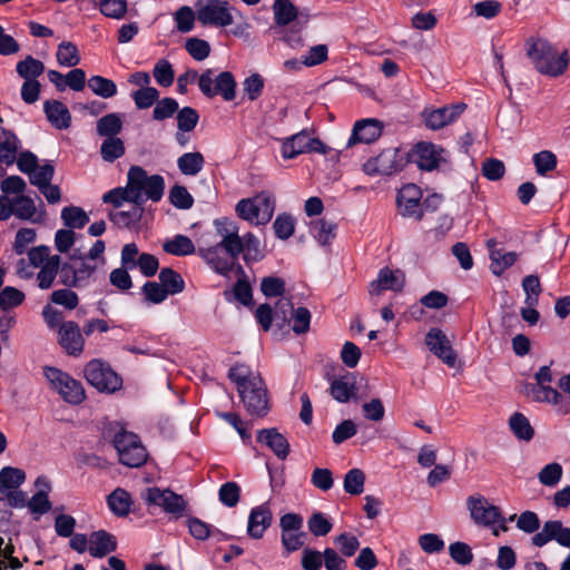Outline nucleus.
<instances>
[{
    "label": "nucleus",
    "mask_w": 570,
    "mask_h": 570,
    "mask_svg": "<svg viewBox=\"0 0 570 570\" xmlns=\"http://www.w3.org/2000/svg\"><path fill=\"white\" fill-rule=\"evenodd\" d=\"M228 377L236 384L237 392L247 412L250 415H266L268 396L261 375L252 372L244 364H237L229 370Z\"/></svg>",
    "instance_id": "f257e3e1"
},
{
    "label": "nucleus",
    "mask_w": 570,
    "mask_h": 570,
    "mask_svg": "<svg viewBox=\"0 0 570 570\" xmlns=\"http://www.w3.org/2000/svg\"><path fill=\"white\" fill-rule=\"evenodd\" d=\"M525 50L533 68L541 75L559 77L568 69V50H559L547 39L529 38L525 41Z\"/></svg>",
    "instance_id": "f03ea898"
},
{
    "label": "nucleus",
    "mask_w": 570,
    "mask_h": 570,
    "mask_svg": "<svg viewBox=\"0 0 570 570\" xmlns=\"http://www.w3.org/2000/svg\"><path fill=\"white\" fill-rule=\"evenodd\" d=\"M130 203L144 205L147 199L159 202L164 195L165 180L160 175L148 176L139 166H131L127 174Z\"/></svg>",
    "instance_id": "7ed1b4c3"
},
{
    "label": "nucleus",
    "mask_w": 570,
    "mask_h": 570,
    "mask_svg": "<svg viewBox=\"0 0 570 570\" xmlns=\"http://www.w3.org/2000/svg\"><path fill=\"white\" fill-rule=\"evenodd\" d=\"M238 217L254 225L267 224L275 212V198L268 191H262L253 198L240 199L235 208Z\"/></svg>",
    "instance_id": "20e7f679"
},
{
    "label": "nucleus",
    "mask_w": 570,
    "mask_h": 570,
    "mask_svg": "<svg viewBox=\"0 0 570 570\" xmlns=\"http://www.w3.org/2000/svg\"><path fill=\"white\" fill-rule=\"evenodd\" d=\"M198 88L207 98L222 96L224 100L232 101L236 97V81L229 71L216 73L214 69L205 70L199 76Z\"/></svg>",
    "instance_id": "39448f33"
},
{
    "label": "nucleus",
    "mask_w": 570,
    "mask_h": 570,
    "mask_svg": "<svg viewBox=\"0 0 570 570\" xmlns=\"http://www.w3.org/2000/svg\"><path fill=\"white\" fill-rule=\"evenodd\" d=\"M83 375L87 382L99 392L111 394L122 386V379L109 363L100 358L89 361L83 368Z\"/></svg>",
    "instance_id": "423d86ee"
},
{
    "label": "nucleus",
    "mask_w": 570,
    "mask_h": 570,
    "mask_svg": "<svg viewBox=\"0 0 570 570\" xmlns=\"http://www.w3.org/2000/svg\"><path fill=\"white\" fill-rule=\"evenodd\" d=\"M114 445L118 452L119 461L129 468H138L147 461V451L139 438L120 429L114 436Z\"/></svg>",
    "instance_id": "0eeeda50"
},
{
    "label": "nucleus",
    "mask_w": 570,
    "mask_h": 570,
    "mask_svg": "<svg viewBox=\"0 0 570 570\" xmlns=\"http://www.w3.org/2000/svg\"><path fill=\"white\" fill-rule=\"evenodd\" d=\"M43 374L50 386L57 391L66 402L79 404L85 400L82 384L72 379L68 373L57 367L46 366Z\"/></svg>",
    "instance_id": "6e6552de"
},
{
    "label": "nucleus",
    "mask_w": 570,
    "mask_h": 570,
    "mask_svg": "<svg viewBox=\"0 0 570 570\" xmlns=\"http://www.w3.org/2000/svg\"><path fill=\"white\" fill-rule=\"evenodd\" d=\"M197 20L203 26L227 27L233 23L232 8L224 0H197Z\"/></svg>",
    "instance_id": "1a4fd4ad"
},
{
    "label": "nucleus",
    "mask_w": 570,
    "mask_h": 570,
    "mask_svg": "<svg viewBox=\"0 0 570 570\" xmlns=\"http://www.w3.org/2000/svg\"><path fill=\"white\" fill-rule=\"evenodd\" d=\"M404 153L399 148H386L377 156L367 159L363 170L368 176L392 175L404 166Z\"/></svg>",
    "instance_id": "9d476101"
},
{
    "label": "nucleus",
    "mask_w": 570,
    "mask_h": 570,
    "mask_svg": "<svg viewBox=\"0 0 570 570\" xmlns=\"http://www.w3.org/2000/svg\"><path fill=\"white\" fill-rule=\"evenodd\" d=\"M142 499L148 504L160 507L175 518L181 517L186 508L184 498L168 489L148 488L142 492Z\"/></svg>",
    "instance_id": "9b49d317"
},
{
    "label": "nucleus",
    "mask_w": 570,
    "mask_h": 570,
    "mask_svg": "<svg viewBox=\"0 0 570 570\" xmlns=\"http://www.w3.org/2000/svg\"><path fill=\"white\" fill-rule=\"evenodd\" d=\"M282 156L285 159H293L305 153L325 154V145L317 138H312L306 131H301L288 138L282 144Z\"/></svg>",
    "instance_id": "f8f14e48"
},
{
    "label": "nucleus",
    "mask_w": 570,
    "mask_h": 570,
    "mask_svg": "<svg viewBox=\"0 0 570 570\" xmlns=\"http://www.w3.org/2000/svg\"><path fill=\"white\" fill-rule=\"evenodd\" d=\"M522 393L533 402H546L556 406L557 412L567 414L570 412V401L566 400L561 393L549 385L527 383Z\"/></svg>",
    "instance_id": "ddd939ff"
},
{
    "label": "nucleus",
    "mask_w": 570,
    "mask_h": 570,
    "mask_svg": "<svg viewBox=\"0 0 570 570\" xmlns=\"http://www.w3.org/2000/svg\"><path fill=\"white\" fill-rule=\"evenodd\" d=\"M470 517L474 523L483 527H492L501 520V511L491 504L483 495H470L466 499Z\"/></svg>",
    "instance_id": "4468645a"
},
{
    "label": "nucleus",
    "mask_w": 570,
    "mask_h": 570,
    "mask_svg": "<svg viewBox=\"0 0 570 570\" xmlns=\"http://www.w3.org/2000/svg\"><path fill=\"white\" fill-rule=\"evenodd\" d=\"M422 190L414 184L404 185L397 194V207L403 217L422 219Z\"/></svg>",
    "instance_id": "2eb2a0df"
},
{
    "label": "nucleus",
    "mask_w": 570,
    "mask_h": 570,
    "mask_svg": "<svg viewBox=\"0 0 570 570\" xmlns=\"http://www.w3.org/2000/svg\"><path fill=\"white\" fill-rule=\"evenodd\" d=\"M405 285V275L400 269L384 267L380 269L377 277L371 282L368 293L371 296H380L384 291L401 292Z\"/></svg>",
    "instance_id": "dca6fc26"
},
{
    "label": "nucleus",
    "mask_w": 570,
    "mask_h": 570,
    "mask_svg": "<svg viewBox=\"0 0 570 570\" xmlns=\"http://www.w3.org/2000/svg\"><path fill=\"white\" fill-rule=\"evenodd\" d=\"M531 540L533 546L540 548L552 540L562 547L570 548V528L563 527L559 520H550L544 522L541 531L537 532Z\"/></svg>",
    "instance_id": "f3484780"
},
{
    "label": "nucleus",
    "mask_w": 570,
    "mask_h": 570,
    "mask_svg": "<svg viewBox=\"0 0 570 570\" xmlns=\"http://www.w3.org/2000/svg\"><path fill=\"white\" fill-rule=\"evenodd\" d=\"M58 342L68 355L79 356L83 352L85 338L79 325L73 321H67L60 325Z\"/></svg>",
    "instance_id": "a211bd4d"
},
{
    "label": "nucleus",
    "mask_w": 570,
    "mask_h": 570,
    "mask_svg": "<svg viewBox=\"0 0 570 570\" xmlns=\"http://www.w3.org/2000/svg\"><path fill=\"white\" fill-rule=\"evenodd\" d=\"M464 109L465 105L463 104L425 109L423 111V118L428 128L438 130L455 121Z\"/></svg>",
    "instance_id": "6ab92c4d"
},
{
    "label": "nucleus",
    "mask_w": 570,
    "mask_h": 570,
    "mask_svg": "<svg viewBox=\"0 0 570 570\" xmlns=\"http://www.w3.org/2000/svg\"><path fill=\"white\" fill-rule=\"evenodd\" d=\"M429 350L448 366L455 365L456 355L446 335L440 328H431L425 336Z\"/></svg>",
    "instance_id": "aec40b11"
},
{
    "label": "nucleus",
    "mask_w": 570,
    "mask_h": 570,
    "mask_svg": "<svg viewBox=\"0 0 570 570\" xmlns=\"http://www.w3.org/2000/svg\"><path fill=\"white\" fill-rule=\"evenodd\" d=\"M444 149L432 142H419L412 153L413 161L423 170H433L439 167L443 157Z\"/></svg>",
    "instance_id": "412c9836"
},
{
    "label": "nucleus",
    "mask_w": 570,
    "mask_h": 570,
    "mask_svg": "<svg viewBox=\"0 0 570 570\" xmlns=\"http://www.w3.org/2000/svg\"><path fill=\"white\" fill-rule=\"evenodd\" d=\"M197 253L216 273L222 275H227L237 261V258L229 256L224 249L215 245L208 248H199Z\"/></svg>",
    "instance_id": "4be33fe9"
},
{
    "label": "nucleus",
    "mask_w": 570,
    "mask_h": 570,
    "mask_svg": "<svg viewBox=\"0 0 570 570\" xmlns=\"http://www.w3.org/2000/svg\"><path fill=\"white\" fill-rule=\"evenodd\" d=\"M382 124L376 119H362L355 122L353 132L348 139L347 146L355 142L371 144L382 135Z\"/></svg>",
    "instance_id": "5701e85b"
},
{
    "label": "nucleus",
    "mask_w": 570,
    "mask_h": 570,
    "mask_svg": "<svg viewBox=\"0 0 570 570\" xmlns=\"http://www.w3.org/2000/svg\"><path fill=\"white\" fill-rule=\"evenodd\" d=\"M272 521L273 513L268 503L253 508L248 517V534L254 539H261L266 529L272 524Z\"/></svg>",
    "instance_id": "b1692460"
},
{
    "label": "nucleus",
    "mask_w": 570,
    "mask_h": 570,
    "mask_svg": "<svg viewBox=\"0 0 570 570\" xmlns=\"http://www.w3.org/2000/svg\"><path fill=\"white\" fill-rule=\"evenodd\" d=\"M257 442L265 444L279 459L285 460L289 453L287 439L275 428L263 429L257 432Z\"/></svg>",
    "instance_id": "393cba45"
},
{
    "label": "nucleus",
    "mask_w": 570,
    "mask_h": 570,
    "mask_svg": "<svg viewBox=\"0 0 570 570\" xmlns=\"http://www.w3.org/2000/svg\"><path fill=\"white\" fill-rule=\"evenodd\" d=\"M273 9L275 22L279 26L294 22L293 27L302 29L307 22V17L299 16L294 4L288 0H276Z\"/></svg>",
    "instance_id": "a878e982"
},
{
    "label": "nucleus",
    "mask_w": 570,
    "mask_h": 570,
    "mask_svg": "<svg viewBox=\"0 0 570 570\" xmlns=\"http://www.w3.org/2000/svg\"><path fill=\"white\" fill-rule=\"evenodd\" d=\"M117 549L116 538L105 530H98L89 537V553L95 558H102Z\"/></svg>",
    "instance_id": "bb28decb"
},
{
    "label": "nucleus",
    "mask_w": 570,
    "mask_h": 570,
    "mask_svg": "<svg viewBox=\"0 0 570 570\" xmlns=\"http://www.w3.org/2000/svg\"><path fill=\"white\" fill-rule=\"evenodd\" d=\"M43 110L48 121L57 129H67L71 124V115L68 108L58 100H47Z\"/></svg>",
    "instance_id": "cd10ccee"
},
{
    "label": "nucleus",
    "mask_w": 570,
    "mask_h": 570,
    "mask_svg": "<svg viewBox=\"0 0 570 570\" xmlns=\"http://www.w3.org/2000/svg\"><path fill=\"white\" fill-rule=\"evenodd\" d=\"M356 381L355 376L347 373L338 379H334L331 383L330 392L334 400L340 403H346L355 394Z\"/></svg>",
    "instance_id": "c85d7f7f"
},
{
    "label": "nucleus",
    "mask_w": 570,
    "mask_h": 570,
    "mask_svg": "<svg viewBox=\"0 0 570 570\" xmlns=\"http://www.w3.org/2000/svg\"><path fill=\"white\" fill-rule=\"evenodd\" d=\"M70 261L75 264V275L79 287L87 286L98 268V263H91L76 252L70 256Z\"/></svg>",
    "instance_id": "c756f323"
},
{
    "label": "nucleus",
    "mask_w": 570,
    "mask_h": 570,
    "mask_svg": "<svg viewBox=\"0 0 570 570\" xmlns=\"http://www.w3.org/2000/svg\"><path fill=\"white\" fill-rule=\"evenodd\" d=\"M205 166V158L199 151L185 153L177 159V167L183 175L196 176Z\"/></svg>",
    "instance_id": "7c9ffc66"
},
{
    "label": "nucleus",
    "mask_w": 570,
    "mask_h": 570,
    "mask_svg": "<svg viewBox=\"0 0 570 570\" xmlns=\"http://www.w3.org/2000/svg\"><path fill=\"white\" fill-rule=\"evenodd\" d=\"M107 503L114 514L126 517L130 512L132 500L126 490L117 488L108 495Z\"/></svg>",
    "instance_id": "2f4dec72"
},
{
    "label": "nucleus",
    "mask_w": 570,
    "mask_h": 570,
    "mask_svg": "<svg viewBox=\"0 0 570 570\" xmlns=\"http://www.w3.org/2000/svg\"><path fill=\"white\" fill-rule=\"evenodd\" d=\"M17 137L12 132L0 128V161L7 165L13 164L17 158Z\"/></svg>",
    "instance_id": "473e14b6"
},
{
    "label": "nucleus",
    "mask_w": 570,
    "mask_h": 570,
    "mask_svg": "<svg viewBox=\"0 0 570 570\" xmlns=\"http://www.w3.org/2000/svg\"><path fill=\"white\" fill-rule=\"evenodd\" d=\"M97 134L101 137H117L122 130V120L116 112L108 114L98 119L96 124Z\"/></svg>",
    "instance_id": "72a5a7b5"
},
{
    "label": "nucleus",
    "mask_w": 570,
    "mask_h": 570,
    "mask_svg": "<svg viewBox=\"0 0 570 570\" xmlns=\"http://www.w3.org/2000/svg\"><path fill=\"white\" fill-rule=\"evenodd\" d=\"M61 219L67 228L73 230L85 227L89 216L81 207L67 206L61 210Z\"/></svg>",
    "instance_id": "f704fd0d"
},
{
    "label": "nucleus",
    "mask_w": 570,
    "mask_h": 570,
    "mask_svg": "<svg viewBox=\"0 0 570 570\" xmlns=\"http://www.w3.org/2000/svg\"><path fill=\"white\" fill-rule=\"evenodd\" d=\"M163 248L166 253L175 256L190 255L196 250L191 239L185 235H176L174 238L166 240Z\"/></svg>",
    "instance_id": "c9c22d12"
},
{
    "label": "nucleus",
    "mask_w": 570,
    "mask_h": 570,
    "mask_svg": "<svg viewBox=\"0 0 570 570\" xmlns=\"http://www.w3.org/2000/svg\"><path fill=\"white\" fill-rule=\"evenodd\" d=\"M60 266V256L52 255L51 259L46 265L39 267L40 271L37 274L38 286L41 289H48L53 285V282L58 275Z\"/></svg>",
    "instance_id": "e433bc0d"
},
{
    "label": "nucleus",
    "mask_w": 570,
    "mask_h": 570,
    "mask_svg": "<svg viewBox=\"0 0 570 570\" xmlns=\"http://www.w3.org/2000/svg\"><path fill=\"white\" fill-rule=\"evenodd\" d=\"M11 208L12 215L22 220H31L37 213L33 199L23 195L11 198Z\"/></svg>",
    "instance_id": "4c0bfd02"
},
{
    "label": "nucleus",
    "mask_w": 570,
    "mask_h": 570,
    "mask_svg": "<svg viewBox=\"0 0 570 570\" xmlns=\"http://www.w3.org/2000/svg\"><path fill=\"white\" fill-rule=\"evenodd\" d=\"M26 480V473L18 468L6 466L0 471V492L19 488Z\"/></svg>",
    "instance_id": "58836bf2"
},
{
    "label": "nucleus",
    "mask_w": 570,
    "mask_h": 570,
    "mask_svg": "<svg viewBox=\"0 0 570 570\" xmlns=\"http://www.w3.org/2000/svg\"><path fill=\"white\" fill-rule=\"evenodd\" d=\"M336 224L325 219H316L311 223L309 230L312 236L321 244L327 245L335 237Z\"/></svg>",
    "instance_id": "ea45409f"
},
{
    "label": "nucleus",
    "mask_w": 570,
    "mask_h": 570,
    "mask_svg": "<svg viewBox=\"0 0 570 570\" xmlns=\"http://www.w3.org/2000/svg\"><path fill=\"white\" fill-rule=\"evenodd\" d=\"M509 426L517 439L530 441L534 435V430L529 420L522 413H514L509 419Z\"/></svg>",
    "instance_id": "a19ab883"
},
{
    "label": "nucleus",
    "mask_w": 570,
    "mask_h": 570,
    "mask_svg": "<svg viewBox=\"0 0 570 570\" xmlns=\"http://www.w3.org/2000/svg\"><path fill=\"white\" fill-rule=\"evenodd\" d=\"M126 148L122 139L119 137L105 138L100 146L101 158L107 163H112L125 155Z\"/></svg>",
    "instance_id": "79ce46f5"
},
{
    "label": "nucleus",
    "mask_w": 570,
    "mask_h": 570,
    "mask_svg": "<svg viewBox=\"0 0 570 570\" xmlns=\"http://www.w3.org/2000/svg\"><path fill=\"white\" fill-rule=\"evenodd\" d=\"M57 61L63 67H76L80 62L78 48L70 41H63L57 49Z\"/></svg>",
    "instance_id": "37998d69"
},
{
    "label": "nucleus",
    "mask_w": 570,
    "mask_h": 570,
    "mask_svg": "<svg viewBox=\"0 0 570 570\" xmlns=\"http://www.w3.org/2000/svg\"><path fill=\"white\" fill-rule=\"evenodd\" d=\"M16 70L24 80H35L45 71V65L32 56H28L17 63Z\"/></svg>",
    "instance_id": "c03bdc74"
},
{
    "label": "nucleus",
    "mask_w": 570,
    "mask_h": 570,
    "mask_svg": "<svg viewBox=\"0 0 570 570\" xmlns=\"http://www.w3.org/2000/svg\"><path fill=\"white\" fill-rule=\"evenodd\" d=\"M88 87L95 95L105 99L111 98L117 94L116 83L111 79L101 76L90 77Z\"/></svg>",
    "instance_id": "a18cd8bd"
},
{
    "label": "nucleus",
    "mask_w": 570,
    "mask_h": 570,
    "mask_svg": "<svg viewBox=\"0 0 570 570\" xmlns=\"http://www.w3.org/2000/svg\"><path fill=\"white\" fill-rule=\"evenodd\" d=\"M159 281L169 295L178 294L185 288L183 277L171 268H163L159 273Z\"/></svg>",
    "instance_id": "49530a36"
},
{
    "label": "nucleus",
    "mask_w": 570,
    "mask_h": 570,
    "mask_svg": "<svg viewBox=\"0 0 570 570\" xmlns=\"http://www.w3.org/2000/svg\"><path fill=\"white\" fill-rule=\"evenodd\" d=\"M517 253L514 252H502L500 250H492L490 254L491 259V271L494 275L500 276L507 268L512 266L514 262L517 261Z\"/></svg>",
    "instance_id": "de8ad7c7"
},
{
    "label": "nucleus",
    "mask_w": 570,
    "mask_h": 570,
    "mask_svg": "<svg viewBox=\"0 0 570 570\" xmlns=\"http://www.w3.org/2000/svg\"><path fill=\"white\" fill-rule=\"evenodd\" d=\"M142 215V205H136L129 210H119L110 213V219L120 227H129L130 225L137 223Z\"/></svg>",
    "instance_id": "09e8293b"
},
{
    "label": "nucleus",
    "mask_w": 570,
    "mask_h": 570,
    "mask_svg": "<svg viewBox=\"0 0 570 570\" xmlns=\"http://www.w3.org/2000/svg\"><path fill=\"white\" fill-rule=\"evenodd\" d=\"M153 76L156 82L165 88L170 87L175 80L174 68L166 59H160L156 62L153 69Z\"/></svg>",
    "instance_id": "8fccbe9b"
},
{
    "label": "nucleus",
    "mask_w": 570,
    "mask_h": 570,
    "mask_svg": "<svg viewBox=\"0 0 570 570\" xmlns=\"http://www.w3.org/2000/svg\"><path fill=\"white\" fill-rule=\"evenodd\" d=\"M563 474V469L561 464L557 462L549 463L544 465L538 474L539 482L546 487L553 488L556 487Z\"/></svg>",
    "instance_id": "3c124183"
},
{
    "label": "nucleus",
    "mask_w": 570,
    "mask_h": 570,
    "mask_svg": "<svg viewBox=\"0 0 570 570\" xmlns=\"http://www.w3.org/2000/svg\"><path fill=\"white\" fill-rule=\"evenodd\" d=\"M365 474L360 469L350 470L344 478V490L352 495H358L364 490Z\"/></svg>",
    "instance_id": "603ef678"
},
{
    "label": "nucleus",
    "mask_w": 570,
    "mask_h": 570,
    "mask_svg": "<svg viewBox=\"0 0 570 570\" xmlns=\"http://www.w3.org/2000/svg\"><path fill=\"white\" fill-rule=\"evenodd\" d=\"M199 120V115L196 109L191 107L178 108L177 111V127L179 131L189 132L194 130Z\"/></svg>",
    "instance_id": "864d4df0"
},
{
    "label": "nucleus",
    "mask_w": 570,
    "mask_h": 570,
    "mask_svg": "<svg viewBox=\"0 0 570 570\" xmlns=\"http://www.w3.org/2000/svg\"><path fill=\"white\" fill-rule=\"evenodd\" d=\"M100 12L112 19H122L127 12V0H99Z\"/></svg>",
    "instance_id": "5fc2aeb1"
},
{
    "label": "nucleus",
    "mask_w": 570,
    "mask_h": 570,
    "mask_svg": "<svg viewBox=\"0 0 570 570\" xmlns=\"http://www.w3.org/2000/svg\"><path fill=\"white\" fill-rule=\"evenodd\" d=\"M131 98L138 109H147L157 102L159 91L154 88H139L131 94Z\"/></svg>",
    "instance_id": "6e6d98bb"
},
{
    "label": "nucleus",
    "mask_w": 570,
    "mask_h": 570,
    "mask_svg": "<svg viewBox=\"0 0 570 570\" xmlns=\"http://www.w3.org/2000/svg\"><path fill=\"white\" fill-rule=\"evenodd\" d=\"M178 102L174 98L166 97L161 100H157L153 110V118L158 121L168 119L178 111Z\"/></svg>",
    "instance_id": "4d7b16f0"
},
{
    "label": "nucleus",
    "mask_w": 570,
    "mask_h": 570,
    "mask_svg": "<svg viewBox=\"0 0 570 570\" xmlns=\"http://www.w3.org/2000/svg\"><path fill=\"white\" fill-rule=\"evenodd\" d=\"M219 501L228 507L233 508L239 502L240 498V488L236 482H226L224 483L218 491Z\"/></svg>",
    "instance_id": "13d9d810"
},
{
    "label": "nucleus",
    "mask_w": 570,
    "mask_h": 570,
    "mask_svg": "<svg viewBox=\"0 0 570 570\" xmlns=\"http://www.w3.org/2000/svg\"><path fill=\"white\" fill-rule=\"evenodd\" d=\"M533 163L539 175L544 176L557 167V157L550 150H542L534 154Z\"/></svg>",
    "instance_id": "bf43d9fd"
},
{
    "label": "nucleus",
    "mask_w": 570,
    "mask_h": 570,
    "mask_svg": "<svg viewBox=\"0 0 570 570\" xmlns=\"http://www.w3.org/2000/svg\"><path fill=\"white\" fill-rule=\"evenodd\" d=\"M311 312L306 307L293 308L291 318L293 321L292 330L295 334H305L309 330Z\"/></svg>",
    "instance_id": "052dcab7"
},
{
    "label": "nucleus",
    "mask_w": 570,
    "mask_h": 570,
    "mask_svg": "<svg viewBox=\"0 0 570 570\" xmlns=\"http://www.w3.org/2000/svg\"><path fill=\"white\" fill-rule=\"evenodd\" d=\"M215 246H219L224 249L229 256L234 258H238L240 253L244 252L243 238L239 236V233H234L233 235H225L220 238V242Z\"/></svg>",
    "instance_id": "680f3d73"
},
{
    "label": "nucleus",
    "mask_w": 570,
    "mask_h": 570,
    "mask_svg": "<svg viewBox=\"0 0 570 570\" xmlns=\"http://www.w3.org/2000/svg\"><path fill=\"white\" fill-rule=\"evenodd\" d=\"M169 200L176 207L180 209H189L194 199L186 187L175 185L169 191Z\"/></svg>",
    "instance_id": "e2e57ef3"
},
{
    "label": "nucleus",
    "mask_w": 570,
    "mask_h": 570,
    "mask_svg": "<svg viewBox=\"0 0 570 570\" xmlns=\"http://www.w3.org/2000/svg\"><path fill=\"white\" fill-rule=\"evenodd\" d=\"M196 17V10L194 11L190 7L184 6L175 13L176 27L180 32H189L194 28Z\"/></svg>",
    "instance_id": "0e129e2a"
},
{
    "label": "nucleus",
    "mask_w": 570,
    "mask_h": 570,
    "mask_svg": "<svg viewBox=\"0 0 570 570\" xmlns=\"http://www.w3.org/2000/svg\"><path fill=\"white\" fill-rule=\"evenodd\" d=\"M449 553L453 561L461 566H466L471 563L473 560L472 550L464 542L456 541L454 543H451L449 547Z\"/></svg>",
    "instance_id": "69168bd1"
},
{
    "label": "nucleus",
    "mask_w": 570,
    "mask_h": 570,
    "mask_svg": "<svg viewBox=\"0 0 570 570\" xmlns=\"http://www.w3.org/2000/svg\"><path fill=\"white\" fill-rule=\"evenodd\" d=\"M55 174V167L51 164L37 166L36 169L29 175L30 183L38 188H41L51 183Z\"/></svg>",
    "instance_id": "338daca9"
},
{
    "label": "nucleus",
    "mask_w": 570,
    "mask_h": 570,
    "mask_svg": "<svg viewBox=\"0 0 570 570\" xmlns=\"http://www.w3.org/2000/svg\"><path fill=\"white\" fill-rule=\"evenodd\" d=\"M187 52L197 61L206 59L210 53V46L207 41L198 38H190L186 41Z\"/></svg>",
    "instance_id": "774afa93"
}]
</instances>
